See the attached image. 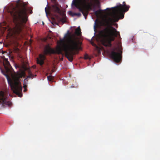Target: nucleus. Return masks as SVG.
Masks as SVG:
<instances>
[{"label":"nucleus","mask_w":160,"mask_h":160,"mask_svg":"<svg viewBox=\"0 0 160 160\" xmlns=\"http://www.w3.org/2000/svg\"><path fill=\"white\" fill-rule=\"evenodd\" d=\"M93 1L96 3H99V0H73L72 4L74 5L82 13L86 19L88 14V11L82 7L81 5L88 9H91Z\"/></svg>","instance_id":"20e7f679"},{"label":"nucleus","mask_w":160,"mask_h":160,"mask_svg":"<svg viewBox=\"0 0 160 160\" xmlns=\"http://www.w3.org/2000/svg\"><path fill=\"white\" fill-rule=\"evenodd\" d=\"M47 78L48 80L49 81H52L53 80L54 77L51 75H49L47 77Z\"/></svg>","instance_id":"ddd939ff"},{"label":"nucleus","mask_w":160,"mask_h":160,"mask_svg":"<svg viewBox=\"0 0 160 160\" xmlns=\"http://www.w3.org/2000/svg\"><path fill=\"white\" fill-rule=\"evenodd\" d=\"M20 0H18L17 2L18 4H19L20 2Z\"/></svg>","instance_id":"dca6fc26"},{"label":"nucleus","mask_w":160,"mask_h":160,"mask_svg":"<svg viewBox=\"0 0 160 160\" xmlns=\"http://www.w3.org/2000/svg\"><path fill=\"white\" fill-rule=\"evenodd\" d=\"M75 34L78 36H80L81 35V32L80 28L79 27H78L75 30Z\"/></svg>","instance_id":"9d476101"},{"label":"nucleus","mask_w":160,"mask_h":160,"mask_svg":"<svg viewBox=\"0 0 160 160\" xmlns=\"http://www.w3.org/2000/svg\"><path fill=\"white\" fill-rule=\"evenodd\" d=\"M69 14L72 15V16H77L78 17H80L81 15V14L80 13H72L71 12H70Z\"/></svg>","instance_id":"9b49d317"},{"label":"nucleus","mask_w":160,"mask_h":160,"mask_svg":"<svg viewBox=\"0 0 160 160\" xmlns=\"http://www.w3.org/2000/svg\"><path fill=\"white\" fill-rule=\"evenodd\" d=\"M123 5L119 4L111 8V17H108L103 22L97 19L95 20L94 26L95 31L99 27V24L100 26L105 27L100 31L98 37L101 43L105 47H111V42L115 40V38L118 36L119 38L120 37L119 32L112 25L114 22H118L120 19L123 18L125 12L129 10V6L126 5L125 2H123Z\"/></svg>","instance_id":"f257e3e1"},{"label":"nucleus","mask_w":160,"mask_h":160,"mask_svg":"<svg viewBox=\"0 0 160 160\" xmlns=\"http://www.w3.org/2000/svg\"><path fill=\"white\" fill-rule=\"evenodd\" d=\"M51 1L53 3V4L52 5L51 7L49 6L48 5H47V7L45 8V12L47 15L49 14L50 12H52V9L53 6L56 5L58 8H59V4L57 2L56 0H51Z\"/></svg>","instance_id":"1a4fd4ad"},{"label":"nucleus","mask_w":160,"mask_h":160,"mask_svg":"<svg viewBox=\"0 0 160 160\" xmlns=\"http://www.w3.org/2000/svg\"><path fill=\"white\" fill-rule=\"evenodd\" d=\"M101 12L102 10H99L96 11H95L94 12V14L96 15V16L98 17L99 15L101 14Z\"/></svg>","instance_id":"f8f14e48"},{"label":"nucleus","mask_w":160,"mask_h":160,"mask_svg":"<svg viewBox=\"0 0 160 160\" xmlns=\"http://www.w3.org/2000/svg\"><path fill=\"white\" fill-rule=\"evenodd\" d=\"M52 10L53 14L58 20L61 22L62 24L66 22V16L65 13L62 12L59 8H58L56 5L52 6Z\"/></svg>","instance_id":"423d86ee"},{"label":"nucleus","mask_w":160,"mask_h":160,"mask_svg":"<svg viewBox=\"0 0 160 160\" xmlns=\"http://www.w3.org/2000/svg\"><path fill=\"white\" fill-rule=\"evenodd\" d=\"M84 58L85 59H89V56L88 54H86L84 55Z\"/></svg>","instance_id":"2eb2a0df"},{"label":"nucleus","mask_w":160,"mask_h":160,"mask_svg":"<svg viewBox=\"0 0 160 160\" xmlns=\"http://www.w3.org/2000/svg\"><path fill=\"white\" fill-rule=\"evenodd\" d=\"M25 5V3L23 2L21 7L17 6L16 7H13L12 10L9 11L13 19L19 22L12 30V36L20 34L25 26V24L27 20V8Z\"/></svg>","instance_id":"f03ea898"},{"label":"nucleus","mask_w":160,"mask_h":160,"mask_svg":"<svg viewBox=\"0 0 160 160\" xmlns=\"http://www.w3.org/2000/svg\"><path fill=\"white\" fill-rule=\"evenodd\" d=\"M44 55L40 54L39 55V58H37V63L40 65H42L44 63V60L46 59L45 55L48 54H62V50L60 47H58L56 50L51 48L49 44L46 45L45 47L44 51Z\"/></svg>","instance_id":"39448f33"},{"label":"nucleus","mask_w":160,"mask_h":160,"mask_svg":"<svg viewBox=\"0 0 160 160\" xmlns=\"http://www.w3.org/2000/svg\"><path fill=\"white\" fill-rule=\"evenodd\" d=\"M68 37L66 43L63 45L62 50L64 52L66 57L71 62L73 59V56L75 54V51L81 49L80 45L82 43L76 38H72L69 31L65 34L64 38L61 40V42H64Z\"/></svg>","instance_id":"7ed1b4c3"},{"label":"nucleus","mask_w":160,"mask_h":160,"mask_svg":"<svg viewBox=\"0 0 160 160\" xmlns=\"http://www.w3.org/2000/svg\"><path fill=\"white\" fill-rule=\"evenodd\" d=\"M122 51L119 48L117 52L112 51L111 54V57L115 62H119L122 58Z\"/></svg>","instance_id":"0eeeda50"},{"label":"nucleus","mask_w":160,"mask_h":160,"mask_svg":"<svg viewBox=\"0 0 160 160\" xmlns=\"http://www.w3.org/2000/svg\"><path fill=\"white\" fill-rule=\"evenodd\" d=\"M12 53V52L11 51H9V54L10 55Z\"/></svg>","instance_id":"a211bd4d"},{"label":"nucleus","mask_w":160,"mask_h":160,"mask_svg":"<svg viewBox=\"0 0 160 160\" xmlns=\"http://www.w3.org/2000/svg\"><path fill=\"white\" fill-rule=\"evenodd\" d=\"M51 71H52V73L55 72V70H54V69H52V70Z\"/></svg>","instance_id":"f3484780"},{"label":"nucleus","mask_w":160,"mask_h":160,"mask_svg":"<svg viewBox=\"0 0 160 160\" xmlns=\"http://www.w3.org/2000/svg\"><path fill=\"white\" fill-rule=\"evenodd\" d=\"M26 81H25V82H24V83L23 84V88H24V91L25 92L27 90V89H26V88L27 87V83H26Z\"/></svg>","instance_id":"4468645a"},{"label":"nucleus","mask_w":160,"mask_h":160,"mask_svg":"<svg viewBox=\"0 0 160 160\" xmlns=\"http://www.w3.org/2000/svg\"><path fill=\"white\" fill-rule=\"evenodd\" d=\"M91 44L93 46H94L95 45V44H94V43L93 42H91Z\"/></svg>","instance_id":"aec40b11"},{"label":"nucleus","mask_w":160,"mask_h":160,"mask_svg":"<svg viewBox=\"0 0 160 160\" xmlns=\"http://www.w3.org/2000/svg\"><path fill=\"white\" fill-rule=\"evenodd\" d=\"M106 9L107 10H110V8H107Z\"/></svg>","instance_id":"6ab92c4d"},{"label":"nucleus","mask_w":160,"mask_h":160,"mask_svg":"<svg viewBox=\"0 0 160 160\" xmlns=\"http://www.w3.org/2000/svg\"><path fill=\"white\" fill-rule=\"evenodd\" d=\"M7 98L4 95V93L2 91L0 92V102L2 104L8 105L9 106H10L11 103L9 101L7 100Z\"/></svg>","instance_id":"6e6552de"}]
</instances>
